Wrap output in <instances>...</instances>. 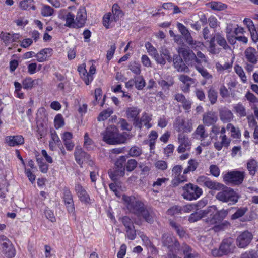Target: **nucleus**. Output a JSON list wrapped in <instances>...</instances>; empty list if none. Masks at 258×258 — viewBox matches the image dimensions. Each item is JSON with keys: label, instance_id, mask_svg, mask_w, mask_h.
Segmentation results:
<instances>
[{"label": "nucleus", "instance_id": "nucleus-6", "mask_svg": "<svg viewBox=\"0 0 258 258\" xmlns=\"http://www.w3.org/2000/svg\"><path fill=\"white\" fill-rule=\"evenodd\" d=\"M245 174L244 171L228 172L223 176V181L226 184L239 185L243 182Z\"/></svg>", "mask_w": 258, "mask_h": 258}, {"label": "nucleus", "instance_id": "nucleus-47", "mask_svg": "<svg viewBox=\"0 0 258 258\" xmlns=\"http://www.w3.org/2000/svg\"><path fill=\"white\" fill-rule=\"evenodd\" d=\"M247 208L245 207L238 208L236 211L231 216V219L235 220L241 218L247 212Z\"/></svg>", "mask_w": 258, "mask_h": 258}, {"label": "nucleus", "instance_id": "nucleus-15", "mask_svg": "<svg viewBox=\"0 0 258 258\" xmlns=\"http://www.w3.org/2000/svg\"><path fill=\"white\" fill-rule=\"evenodd\" d=\"M140 110L136 107H128L126 109V114L128 119L133 121V125L135 127H141L140 123L139 122V114Z\"/></svg>", "mask_w": 258, "mask_h": 258}, {"label": "nucleus", "instance_id": "nucleus-54", "mask_svg": "<svg viewBox=\"0 0 258 258\" xmlns=\"http://www.w3.org/2000/svg\"><path fill=\"white\" fill-rule=\"evenodd\" d=\"M36 160L41 171L44 173H46L48 169V165L45 163L43 161V159L41 158H39L38 156H36Z\"/></svg>", "mask_w": 258, "mask_h": 258}, {"label": "nucleus", "instance_id": "nucleus-12", "mask_svg": "<svg viewBox=\"0 0 258 258\" xmlns=\"http://www.w3.org/2000/svg\"><path fill=\"white\" fill-rule=\"evenodd\" d=\"M227 214L226 211H218L215 207L210 216L206 219L205 222L209 225L217 224L226 217Z\"/></svg>", "mask_w": 258, "mask_h": 258}, {"label": "nucleus", "instance_id": "nucleus-60", "mask_svg": "<svg viewBox=\"0 0 258 258\" xmlns=\"http://www.w3.org/2000/svg\"><path fill=\"white\" fill-rule=\"evenodd\" d=\"M118 124L120 125L122 130L131 131L132 126L130 125L127 121L123 118H120L118 122Z\"/></svg>", "mask_w": 258, "mask_h": 258}, {"label": "nucleus", "instance_id": "nucleus-21", "mask_svg": "<svg viewBox=\"0 0 258 258\" xmlns=\"http://www.w3.org/2000/svg\"><path fill=\"white\" fill-rule=\"evenodd\" d=\"M5 140L9 146L13 147L23 145L24 143V138L21 135L7 136Z\"/></svg>", "mask_w": 258, "mask_h": 258}, {"label": "nucleus", "instance_id": "nucleus-9", "mask_svg": "<svg viewBox=\"0 0 258 258\" xmlns=\"http://www.w3.org/2000/svg\"><path fill=\"white\" fill-rule=\"evenodd\" d=\"M162 243L163 246L167 247L170 251H179L180 246L179 242L174 236L164 233L162 236Z\"/></svg>", "mask_w": 258, "mask_h": 258}, {"label": "nucleus", "instance_id": "nucleus-30", "mask_svg": "<svg viewBox=\"0 0 258 258\" xmlns=\"http://www.w3.org/2000/svg\"><path fill=\"white\" fill-rule=\"evenodd\" d=\"M52 49L50 48H45L41 50L39 53L36 54L35 56L37 58V60L39 62H43L46 61L47 58L51 56Z\"/></svg>", "mask_w": 258, "mask_h": 258}, {"label": "nucleus", "instance_id": "nucleus-22", "mask_svg": "<svg viewBox=\"0 0 258 258\" xmlns=\"http://www.w3.org/2000/svg\"><path fill=\"white\" fill-rule=\"evenodd\" d=\"M220 120L223 123L229 122L233 119L234 115L231 111L227 108H223L219 109Z\"/></svg>", "mask_w": 258, "mask_h": 258}, {"label": "nucleus", "instance_id": "nucleus-40", "mask_svg": "<svg viewBox=\"0 0 258 258\" xmlns=\"http://www.w3.org/2000/svg\"><path fill=\"white\" fill-rule=\"evenodd\" d=\"M20 8L24 10L32 9L35 10L36 7L34 5L33 0H22L19 4Z\"/></svg>", "mask_w": 258, "mask_h": 258}, {"label": "nucleus", "instance_id": "nucleus-51", "mask_svg": "<svg viewBox=\"0 0 258 258\" xmlns=\"http://www.w3.org/2000/svg\"><path fill=\"white\" fill-rule=\"evenodd\" d=\"M137 161L133 159L128 160L125 162V167L126 171L128 172L133 171L137 166Z\"/></svg>", "mask_w": 258, "mask_h": 258}, {"label": "nucleus", "instance_id": "nucleus-24", "mask_svg": "<svg viewBox=\"0 0 258 258\" xmlns=\"http://www.w3.org/2000/svg\"><path fill=\"white\" fill-rule=\"evenodd\" d=\"M160 54L158 53L159 59H162V62H157L158 64L161 65H165L166 62V60L169 62H171L172 61V57L170 55L169 51L165 47H161V50L159 51Z\"/></svg>", "mask_w": 258, "mask_h": 258}, {"label": "nucleus", "instance_id": "nucleus-59", "mask_svg": "<svg viewBox=\"0 0 258 258\" xmlns=\"http://www.w3.org/2000/svg\"><path fill=\"white\" fill-rule=\"evenodd\" d=\"M208 22L209 26L211 28L215 29L219 26L220 23L218 21L217 19L214 16H211L208 19Z\"/></svg>", "mask_w": 258, "mask_h": 258}, {"label": "nucleus", "instance_id": "nucleus-56", "mask_svg": "<svg viewBox=\"0 0 258 258\" xmlns=\"http://www.w3.org/2000/svg\"><path fill=\"white\" fill-rule=\"evenodd\" d=\"M64 125L63 118L61 114H57L54 118V125L56 129L62 127Z\"/></svg>", "mask_w": 258, "mask_h": 258}, {"label": "nucleus", "instance_id": "nucleus-43", "mask_svg": "<svg viewBox=\"0 0 258 258\" xmlns=\"http://www.w3.org/2000/svg\"><path fill=\"white\" fill-rule=\"evenodd\" d=\"M170 224L172 227L175 230L180 237L182 238L185 236L186 232L182 227L173 221H170Z\"/></svg>", "mask_w": 258, "mask_h": 258}, {"label": "nucleus", "instance_id": "nucleus-46", "mask_svg": "<svg viewBox=\"0 0 258 258\" xmlns=\"http://www.w3.org/2000/svg\"><path fill=\"white\" fill-rule=\"evenodd\" d=\"M113 111L111 108H108L103 110L99 114L97 119L99 121H104L107 119L112 113Z\"/></svg>", "mask_w": 258, "mask_h": 258}, {"label": "nucleus", "instance_id": "nucleus-37", "mask_svg": "<svg viewBox=\"0 0 258 258\" xmlns=\"http://www.w3.org/2000/svg\"><path fill=\"white\" fill-rule=\"evenodd\" d=\"M151 120V118L148 114L147 113H144L141 119H139V122L140 123L141 127H137L141 130L142 127V125L143 124L147 128H150L152 126L151 124L150 123Z\"/></svg>", "mask_w": 258, "mask_h": 258}, {"label": "nucleus", "instance_id": "nucleus-35", "mask_svg": "<svg viewBox=\"0 0 258 258\" xmlns=\"http://www.w3.org/2000/svg\"><path fill=\"white\" fill-rule=\"evenodd\" d=\"M216 42L219 46L225 50L230 49V47L228 45L224 37L220 33H216Z\"/></svg>", "mask_w": 258, "mask_h": 258}, {"label": "nucleus", "instance_id": "nucleus-18", "mask_svg": "<svg viewBox=\"0 0 258 258\" xmlns=\"http://www.w3.org/2000/svg\"><path fill=\"white\" fill-rule=\"evenodd\" d=\"M244 54L247 61L252 64H255L257 63V51L255 49L249 47L245 49Z\"/></svg>", "mask_w": 258, "mask_h": 258}, {"label": "nucleus", "instance_id": "nucleus-31", "mask_svg": "<svg viewBox=\"0 0 258 258\" xmlns=\"http://www.w3.org/2000/svg\"><path fill=\"white\" fill-rule=\"evenodd\" d=\"M247 168L250 175H254L258 170V162L253 159L249 160L247 162Z\"/></svg>", "mask_w": 258, "mask_h": 258}, {"label": "nucleus", "instance_id": "nucleus-55", "mask_svg": "<svg viewBox=\"0 0 258 258\" xmlns=\"http://www.w3.org/2000/svg\"><path fill=\"white\" fill-rule=\"evenodd\" d=\"M125 232L126 237L130 240H133L136 238L137 236V231L135 229V226L134 228L132 227L125 229Z\"/></svg>", "mask_w": 258, "mask_h": 258}, {"label": "nucleus", "instance_id": "nucleus-1", "mask_svg": "<svg viewBox=\"0 0 258 258\" xmlns=\"http://www.w3.org/2000/svg\"><path fill=\"white\" fill-rule=\"evenodd\" d=\"M102 135L103 141L110 145L124 143L129 137L127 133L120 134L114 125L108 126Z\"/></svg>", "mask_w": 258, "mask_h": 258}, {"label": "nucleus", "instance_id": "nucleus-25", "mask_svg": "<svg viewBox=\"0 0 258 258\" xmlns=\"http://www.w3.org/2000/svg\"><path fill=\"white\" fill-rule=\"evenodd\" d=\"M75 190L80 200L85 203H89L90 198L86 190L79 184L75 186Z\"/></svg>", "mask_w": 258, "mask_h": 258}, {"label": "nucleus", "instance_id": "nucleus-64", "mask_svg": "<svg viewBox=\"0 0 258 258\" xmlns=\"http://www.w3.org/2000/svg\"><path fill=\"white\" fill-rule=\"evenodd\" d=\"M201 215L199 211L192 213L188 218V221L191 222H195L201 219Z\"/></svg>", "mask_w": 258, "mask_h": 258}, {"label": "nucleus", "instance_id": "nucleus-62", "mask_svg": "<svg viewBox=\"0 0 258 258\" xmlns=\"http://www.w3.org/2000/svg\"><path fill=\"white\" fill-rule=\"evenodd\" d=\"M1 38L6 45L12 43L11 35L9 33L2 32Z\"/></svg>", "mask_w": 258, "mask_h": 258}, {"label": "nucleus", "instance_id": "nucleus-3", "mask_svg": "<svg viewBox=\"0 0 258 258\" xmlns=\"http://www.w3.org/2000/svg\"><path fill=\"white\" fill-rule=\"evenodd\" d=\"M220 190L215 196L216 199L219 201L225 203L229 202L230 204H235L238 201V197L232 188L223 184V186L220 188Z\"/></svg>", "mask_w": 258, "mask_h": 258}, {"label": "nucleus", "instance_id": "nucleus-26", "mask_svg": "<svg viewBox=\"0 0 258 258\" xmlns=\"http://www.w3.org/2000/svg\"><path fill=\"white\" fill-rule=\"evenodd\" d=\"M173 62L174 67L178 72H189L188 68L186 66L180 56H176L173 59Z\"/></svg>", "mask_w": 258, "mask_h": 258}, {"label": "nucleus", "instance_id": "nucleus-48", "mask_svg": "<svg viewBox=\"0 0 258 258\" xmlns=\"http://www.w3.org/2000/svg\"><path fill=\"white\" fill-rule=\"evenodd\" d=\"M125 161L126 158L124 156H121L119 157L115 162V168L125 171Z\"/></svg>", "mask_w": 258, "mask_h": 258}, {"label": "nucleus", "instance_id": "nucleus-23", "mask_svg": "<svg viewBox=\"0 0 258 258\" xmlns=\"http://www.w3.org/2000/svg\"><path fill=\"white\" fill-rule=\"evenodd\" d=\"M179 80L183 83L181 89L184 92H188L191 84L194 83V79L188 76L180 75L179 76Z\"/></svg>", "mask_w": 258, "mask_h": 258}, {"label": "nucleus", "instance_id": "nucleus-17", "mask_svg": "<svg viewBox=\"0 0 258 258\" xmlns=\"http://www.w3.org/2000/svg\"><path fill=\"white\" fill-rule=\"evenodd\" d=\"M218 121V116L214 111H209L203 114L202 121L204 125L209 126L215 124Z\"/></svg>", "mask_w": 258, "mask_h": 258}, {"label": "nucleus", "instance_id": "nucleus-52", "mask_svg": "<svg viewBox=\"0 0 258 258\" xmlns=\"http://www.w3.org/2000/svg\"><path fill=\"white\" fill-rule=\"evenodd\" d=\"M145 84V81L142 77L138 76L135 78V85L138 90H142Z\"/></svg>", "mask_w": 258, "mask_h": 258}, {"label": "nucleus", "instance_id": "nucleus-19", "mask_svg": "<svg viewBox=\"0 0 258 258\" xmlns=\"http://www.w3.org/2000/svg\"><path fill=\"white\" fill-rule=\"evenodd\" d=\"M66 207L67 208L69 214L73 218H75V211L72 195L68 190H66Z\"/></svg>", "mask_w": 258, "mask_h": 258}, {"label": "nucleus", "instance_id": "nucleus-10", "mask_svg": "<svg viewBox=\"0 0 258 258\" xmlns=\"http://www.w3.org/2000/svg\"><path fill=\"white\" fill-rule=\"evenodd\" d=\"M173 126L175 130L179 133H190L193 129V121L188 119L185 121L184 119L178 117L176 118Z\"/></svg>", "mask_w": 258, "mask_h": 258}, {"label": "nucleus", "instance_id": "nucleus-27", "mask_svg": "<svg viewBox=\"0 0 258 258\" xmlns=\"http://www.w3.org/2000/svg\"><path fill=\"white\" fill-rule=\"evenodd\" d=\"M145 47L149 54L152 56L156 62H162V59H159L158 58V52L157 50L149 42H147L145 43Z\"/></svg>", "mask_w": 258, "mask_h": 258}, {"label": "nucleus", "instance_id": "nucleus-38", "mask_svg": "<svg viewBox=\"0 0 258 258\" xmlns=\"http://www.w3.org/2000/svg\"><path fill=\"white\" fill-rule=\"evenodd\" d=\"M178 142L179 145L185 147H190L191 142L187 136L183 133H180L178 135Z\"/></svg>", "mask_w": 258, "mask_h": 258}, {"label": "nucleus", "instance_id": "nucleus-41", "mask_svg": "<svg viewBox=\"0 0 258 258\" xmlns=\"http://www.w3.org/2000/svg\"><path fill=\"white\" fill-rule=\"evenodd\" d=\"M235 112L238 116L242 117H245L247 115L246 110L245 107L242 103H239L235 105L233 107Z\"/></svg>", "mask_w": 258, "mask_h": 258}, {"label": "nucleus", "instance_id": "nucleus-4", "mask_svg": "<svg viewBox=\"0 0 258 258\" xmlns=\"http://www.w3.org/2000/svg\"><path fill=\"white\" fill-rule=\"evenodd\" d=\"M123 199L126 203V206L129 211L136 215L138 217L146 208L144 203L136 199L134 197L124 196Z\"/></svg>", "mask_w": 258, "mask_h": 258}, {"label": "nucleus", "instance_id": "nucleus-58", "mask_svg": "<svg viewBox=\"0 0 258 258\" xmlns=\"http://www.w3.org/2000/svg\"><path fill=\"white\" fill-rule=\"evenodd\" d=\"M196 68L204 78L209 79L212 78V76L203 67L196 66Z\"/></svg>", "mask_w": 258, "mask_h": 258}, {"label": "nucleus", "instance_id": "nucleus-44", "mask_svg": "<svg viewBox=\"0 0 258 258\" xmlns=\"http://www.w3.org/2000/svg\"><path fill=\"white\" fill-rule=\"evenodd\" d=\"M84 147L88 150H92L94 147V144L92 140L89 138V135L86 133L84 137Z\"/></svg>", "mask_w": 258, "mask_h": 258}, {"label": "nucleus", "instance_id": "nucleus-39", "mask_svg": "<svg viewBox=\"0 0 258 258\" xmlns=\"http://www.w3.org/2000/svg\"><path fill=\"white\" fill-rule=\"evenodd\" d=\"M78 71L80 73V75L85 82L86 85H89L92 81V78L90 76L87 77V71L85 68L83 66H79L78 68Z\"/></svg>", "mask_w": 258, "mask_h": 258}, {"label": "nucleus", "instance_id": "nucleus-14", "mask_svg": "<svg viewBox=\"0 0 258 258\" xmlns=\"http://www.w3.org/2000/svg\"><path fill=\"white\" fill-rule=\"evenodd\" d=\"M252 234L248 231H244L237 238L236 242L238 246L244 248L247 246L252 239Z\"/></svg>", "mask_w": 258, "mask_h": 258}, {"label": "nucleus", "instance_id": "nucleus-61", "mask_svg": "<svg viewBox=\"0 0 258 258\" xmlns=\"http://www.w3.org/2000/svg\"><path fill=\"white\" fill-rule=\"evenodd\" d=\"M246 99L250 103L258 104V98L249 91L247 92L245 96Z\"/></svg>", "mask_w": 258, "mask_h": 258}, {"label": "nucleus", "instance_id": "nucleus-36", "mask_svg": "<svg viewBox=\"0 0 258 258\" xmlns=\"http://www.w3.org/2000/svg\"><path fill=\"white\" fill-rule=\"evenodd\" d=\"M39 80H33L30 77H28L23 80L22 82V86L24 89H30L32 88L36 84H37Z\"/></svg>", "mask_w": 258, "mask_h": 258}, {"label": "nucleus", "instance_id": "nucleus-33", "mask_svg": "<svg viewBox=\"0 0 258 258\" xmlns=\"http://www.w3.org/2000/svg\"><path fill=\"white\" fill-rule=\"evenodd\" d=\"M174 83V79L172 77H168L167 81L161 80L158 81L159 85L162 87L164 91H168L170 87Z\"/></svg>", "mask_w": 258, "mask_h": 258}, {"label": "nucleus", "instance_id": "nucleus-63", "mask_svg": "<svg viewBox=\"0 0 258 258\" xmlns=\"http://www.w3.org/2000/svg\"><path fill=\"white\" fill-rule=\"evenodd\" d=\"M235 72L241 78L243 82H245L246 81V77L243 71V69L239 66L237 65L235 67Z\"/></svg>", "mask_w": 258, "mask_h": 258}, {"label": "nucleus", "instance_id": "nucleus-7", "mask_svg": "<svg viewBox=\"0 0 258 258\" xmlns=\"http://www.w3.org/2000/svg\"><path fill=\"white\" fill-rule=\"evenodd\" d=\"M177 51L187 64L195 66L196 64L201 63V60L197 58L196 54L189 48L179 47Z\"/></svg>", "mask_w": 258, "mask_h": 258}, {"label": "nucleus", "instance_id": "nucleus-11", "mask_svg": "<svg viewBox=\"0 0 258 258\" xmlns=\"http://www.w3.org/2000/svg\"><path fill=\"white\" fill-rule=\"evenodd\" d=\"M197 182L200 185L211 190L219 191L220 190V188L223 186V184L213 181L205 176L199 177L197 179Z\"/></svg>", "mask_w": 258, "mask_h": 258}, {"label": "nucleus", "instance_id": "nucleus-5", "mask_svg": "<svg viewBox=\"0 0 258 258\" xmlns=\"http://www.w3.org/2000/svg\"><path fill=\"white\" fill-rule=\"evenodd\" d=\"M183 192L182 196L184 199L192 201L198 199L202 194L201 188L191 183L186 184L182 187Z\"/></svg>", "mask_w": 258, "mask_h": 258}, {"label": "nucleus", "instance_id": "nucleus-2", "mask_svg": "<svg viewBox=\"0 0 258 258\" xmlns=\"http://www.w3.org/2000/svg\"><path fill=\"white\" fill-rule=\"evenodd\" d=\"M87 14L85 7H80L78 10L76 19L74 15L68 12L66 17V26L70 28H79L83 27L86 23Z\"/></svg>", "mask_w": 258, "mask_h": 258}, {"label": "nucleus", "instance_id": "nucleus-50", "mask_svg": "<svg viewBox=\"0 0 258 258\" xmlns=\"http://www.w3.org/2000/svg\"><path fill=\"white\" fill-rule=\"evenodd\" d=\"M142 153V148L137 146L132 147L128 151V154L131 157H138L141 155Z\"/></svg>", "mask_w": 258, "mask_h": 258}, {"label": "nucleus", "instance_id": "nucleus-49", "mask_svg": "<svg viewBox=\"0 0 258 258\" xmlns=\"http://www.w3.org/2000/svg\"><path fill=\"white\" fill-rule=\"evenodd\" d=\"M54 10L50 6L44 5L41 9V13L44 17H49L53 15Z\"/></svg>", "mask_w": 258, "mask_h": 258}, {"label": "nucleus", "instance_id": "nucleus-53", "mask_svg": "<svg viewBox=\"0 0 258 258\" xmlns=\"http://www.w3.org/2000/svg\"><path fill=\"white\" fill-rule=\"evenodd\" d=\"M208 97L212 104L216 103L217 100L218 95L217 92L214 89L211 88L209 90L208 92Z\"/></svg>", "mask_w": 258, "mask_h": 258}, {"label": "nucleus", "instance_id": "nucleus-42", "mask_svg": "<svg viewBox=\"0 0 258 258\" xmlns=\"http://www.w3.org/2000/svg\"><path fill=\"white\" fill-rule=\"evenodd\" d=\"M186 174H179V176H177V177H174V178L171 181L172 185L173 187H176L178 186L180 183L186 182L187 181V178L185 176Z\"/></svg>", "mask_w": 258, "mask_h": 258}, {"label": "nucleus", "instance_id": "nucleus-29", "mask_svg": "<svg viewBox=\"0 0 258 258\" xmlns=\"http://www.w3.org/2000/svg\"><path fill=\"white\" fill-rule=\"evenodd\" d=\"M220 139L221 142H215L214 144V147L218 151H220L223 146L228 147L230 144V140L228 139L226 135H220Z\"/></svg>", "mask_w": 258, "mask_h": 258}, {"label": "nucleus", "instance_id": "nucleus-8", "mask_svg": "<svg viewBox=\"0 0 258 258\" xmlns=\"http://www.w3.org/2000/svg\"><path fill=\"white\" fill-rule=\"evenodd\" d=\"M196 138L201 142V145L205 147L210 145L212 138L209 136L206 132L204 124H200L198 126L194 133Z\"/></svg>", "mask_w": 258, "mask_h": 258}, {"label": "nucleus", "instance_id": "nucleus-45", "mask_svg": "<svg viewBox=\"0 0 258 258\" xmlns=\"http://www.w3.org/2000/svg\"><path fill=\"white\" fill-rule=\"evenodd\" d=\"M188 166L184 170V174L194 171L198 166V163L194 159H190L188 162Z\"/></svg>", "mask_w": 258, "mask_h": 258}, {"label": "nucleus", "instance_id": "nucleus-32", "mask_svg": "<svg viewBox=\"0 0 258 258\" xmlns=\"http://www.w3.org/2000/svg\"><path fill=\"white\" fill-rule=\"evenodd\" d=\"M109 177L113 181H116L125 174V171L119 168H114L113 170H110L108 172Z\"/></svg>", "mask_w": 258, "mask_h": 258}, {"label": "nucleus", "instance_id": "nucleus-34", "mask_svg": "<svg viewBox=\"0 0 258 258\" xmlns=\"http://www.w3.org/2000/svg\"><path fill=\"white\" fill-rule=\"evenodd\" d=\"M214 11H222L227 8V5L220 2H211L206 5Z\"/></svg>", "mask_w": 258, "mask_h": 258}, {"label": "nucleus", "instance_id": "nucleus-57", "mask_svg": "<svg viewBox=\"0 0 258 258\" xmlns=\"http://www.w3.org/2000/svg\"><path fill=\"white\" fill-rule=\"evenodd\" d=\"M121 222L125 227V229L134 228V225L132 220L127 216H124L121 218Z\"/></svg>", "mask_w": 258, "mask_h": 258}, {"label": "nucleus", "instance_id": "nucleus-16", "mask_svg": "<svg viewBox=\"0 0 258 258\" xmlns=\"http://www.w3.org/2000/svg\"><path fill=\"white\" fill-rule=\"evenodd\" d=\"M74 156L76 162L80 165L84 162H88L90 160V155L82 150L79 146L76 147Z\"/></svg>", "mask_w": 258, "mask_h": 258}, {"label": "nucleus", "instance_id": "nucleus-20", "mask_svg": "<svg viewBox=\"0 0 258 258\" xmlns=\"http://www.w3.org/2000/svg\"><path fill=\"white\" fill-rule=\"evenodd\" d=\"M233 240L232 238L224 239L220 246V249L224 254L231 252L234 246L233 245Z\"/></svg>", "mask_w": 258, "mask_h": 258}, {"label": "nucleus", "instance_id": "nucleus-28", "mask_svg": "<svg viewBox=\"0 0 258 258\" xmlns=\"http://www.w3.org/2000/svg\"><path fill=\"white\" fill-rule=\"evenodd\" d=\"M138 217L142 218L149 223H152L154 220L155 215L151 210L148 209L146 207Z\"/></svg>", "mask_w": 258, "mask_h": 258}, {"label": "nucleus", "instance_id": "nucleus-13", "mask_svg": "<svg viewBox=\"0 0 258 258\" xmlns=\"http://www.w3.org/2000/svg\"><path fill=\"white\" fill-rule=\"evenodd\" d=\"M177 26L180 32L184 36L186 42L190 45L192 48H196L197 47H200L203 45V43L200 42L194 41L189 31L183 24L178 23Z\"/></svg>", "mask_w": 258, "mask_h": 258}]
</instances>
